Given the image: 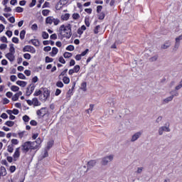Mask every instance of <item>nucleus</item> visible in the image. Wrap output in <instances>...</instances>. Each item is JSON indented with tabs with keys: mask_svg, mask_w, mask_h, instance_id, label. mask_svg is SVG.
Instances as JSON below:
<instances>
[{
	"mask_svg": "<svg viewBox=\"0 0 182 182\" xmlns=\"http://www.w3.org/2000/svg\"><path fill=\"white\" fill-rule=\"evenodd\" d=\"M42 143V139L38 138L35 141H26L21 145V151L26 154L29 150H36Z\"/></svg>",
	"mask_w": 182,
	"mask_h": 182,
	"instance_id": "nucleus-1",
	"label": "nucleus"
},
{
	"mask_svg": "<svg viewBox=\"0 0 182 182\" xmlns=\"http://www.w3.org/2000/svg\"><path fill=\"white\" fill-rule=\"evenodd\" d=\"M60 33L63 35L65 38H70V36H72V26L70 23H68L67 26H60Z\"/></svg>",
	"mask_w": 182,
	"mask_h": 182,
	"instance_id": "nucleus-2",
	"label": "nucleus"
},
{
	"mask_svg": "<svg viewBox=\"0 0 182 182\" xmlns=\"http://www.w3.org/2000/svg\"><path fill=\"white\" fill-rule=\"evenodd\" d=\"M114 159V154H109L104 156L101 160L102 166H107L109 163H111Z\"/></svg>",
	"mask_w": 182,
	"mask_h": 182,
	"instance_id": "nucleus-3",
	"label": "nucleus"
},
{
	"mask_svg": "<svg viewBox=\"0 0 182 182\" xmlns=\"http://www.w3.org/2000/svg\"><path fill=\"white\" fill-rule=\"evenodd\" d=\"M46 23L47 25H52L54 23V25L57 26L60 23V20L58 18H55L53 16H48L46 18Z\"/></svg>",
	"mask_w": 182,
	"mask_h": 182,
	"instance_id": "nucleus-4",
	"label": "nucleus"
},
{
	"mask_svg": "<svg viewBox=\"0 0 182 182\" xmlns=\"http://www.w3.org/2000/svg\"><path fill=\"white\" fill-rule=\"evenodd\" d=\"M164 132H167L168 133L171 132L170 124H168L167 126L160 127L158 130L159 136H163Z\"/></svg>",
	"mask_w": 182,
	"mask_h": 182,
	"instance_id": "nucleus-5",
	"label": "nucleus"
},
{
	"mask_svg": "<svg viewBox=\"0 0 182 182\" xmlns=\"http://www.w3.org/2000/svg\"><path fill=\"white\" fill-rule=\"evenodd\" d=\"M141 134H143V132H138L134 134L131 137L130 141L132 143H134V141H136V140H139V139H140V137H141Z\"/></svg>",
	"mask_w": 182,
	"mask_h": 182,
	"instance_id": "nucleus-6",
	"label": "nucleus"
},
{
	"mask_svg": "<svg viewBox=\"0 0 182 182\" xmlns=\"http://www.w3.org/2000/svg\"><path fill=\"white\" fill-rule=\"evenodd\" d=\"M33 90H35V85L31 84L27 87L26 92V96H31V95L33 93Z\"/></svg>",
	"mask_w": 182,
	"mask_h": 182,
	"instance_id": "nucleus-7",
	"label": "nucleus"
},
{
	"mask_svg": "<svg viewBox=\"0 0 182 182\" xmlns=\"http://www.w3.org/2000/svg\"><path fill=\"white\" fill-rule=\"evenodd\" d=\"M23 52H30L31 53H35V52H36V50H35V48L31 46H26L23 48Z\"/></svg>",
	"mask_w": 182,
	"mask_h": 182,
	"instance_id": "nucleus-8",
	"label": "nucleus"
},
{
	"mask_svg": "<svg viewBox=\"0 0 182 182\" xmlns=\"http://www.w3.org/2000/svg\"><path fill=\"white\" fill-rule=\"evenodd\" d=\"M19 150H21V148L19 147L16 149V151L13 156L14 161H16V160H18L21 156V151H19Z\"/></svg>",
	"mask_w": 182,
	"mask_h": 182,
	"instance_id": "nucleus-9",
	"label": "nucleus"
},
{
	"mask_svg": "<svg viewBox=\"0 0 182 182\" xmlns=\"http://www.w3.org/2000/svg\"><path fill=\"white\" fill-rule=\"evenodd\" d=\"M171 46V42H170V41H167L161 46V49H162V50H164L166 49H168V48H170Z\"/></svg>",
	"mask_w": 182,
	"mask_h": 182,
	"instance_id": "nucleus-10",
	"label": "nucleus"
},
{
	"mask_svg": "<svg viewBox=\"0 0 182 182\" xmlns=\"http://www.w3.org/2000/svg\"><path fill=\"white\" fill-rule=\"evenodd\" d=\"M36 113L38 116H41L42 117H43V116L46 114V108L43 107L41 109L38 110Z\"/></svg>",
	"mask_w": 182,
	"mask_h": 182,
	"instance_id": "nucleus-11",
	"label": "nucleus"
},
{
	"mask_svg": "<svg viewBox=\"0 0 182 182\" xmlns=\"http://www.w3.org/2000/svg\"><path fill=\"white\" fill-rule=\"evenodd\" d=\"M14 55V54L9 53L6 54V58H7V59H9V60H10V62H14V60H15V55Z\"/></svg>",
	"mask_w": 182,
	"mask_h": 182,
	"instance_id": "nucleus-12",
	"label": "nucleus"
},
{
	"mask_svg": "<svg viewBox=\"0 0 182 182\" xmlns=\"http://www.w3.org/2000/svg\"><path fill=\"white\" fill-rule=\"evenodd\" d=\"M173 99H174V95H171L170 97L165 98L163 100V103L164 105H166L167 103H169V102H171L173 100Z\"/></svg>",
	"mask_w": 182,
	"mask_h": 182,
	"instance_id": "nucleus-13",
	"label": "nucleus"
},
{
	"mask_svg": "<svg viewBox=\"0 0 182 182\" xmlns=\"http://www.w3.org/2000/svg\"><path fill=\"white\" fill-rule=\"evenodd\" d=\"M61 21H68L69 18H70V14H65L61 15L60 16Z\"/></svg>",
	"mask_w": 182,
	"mask_h": 182,
	"instance_id": "nucleus-14",
	"label": "nucleus"
},
{
	"mask_svg": "<svg viewBox=\"0 0 182 182\" xmlns=\"http://www.w3.org/2000/svg\"><path fill=\"white\" fill-rule=\"evenodd\" d=\"M0 176H2L3 177L6 176V169L4 166L0 167Z\"/></svg>",
	"mask_w": 182,
	"mask_h": 182,
	"instance_id": "nucleus-15",
	"label": "nucleus"
},
{
	"mask_svg": "<svg viewBox=\"0 0 182 182\" xmlns=\"http://www.w3.org/2000/svg\"><path fill=\"white\" fill-rule=\"evenodd\" d=\"M16 85H18V86H21V87H25L28 83L25 81L18 80L16 82Z\"/></svg>",
	"mask_w": 182,
	"mask_h": 182,
	"instance_id": "nucleus-16",
	"label": "nucleus"
},
{
	"mask_svg": "<svg viewBox=\"0 0 182 182\" xmlns=\"http://www.w3.org/2000/svg\"><path fill=\"white\" fill-rule=\"evenodd\" d=\"M96 166V161H90L87 163V168H92V167H95Z\"/></svg>",
	"mask_w": 182,
	"mask_h": 182,
	"instance_id": "nucleus-17",
	"label": "nucleus"
},
{
	"mask_svg": "<svg viewBox=\"0 0 182 182\" xmlns=\"http://www.w3.org/2000/svg\"><path fill=\"white\" fill-rule=\"evenodd\" d=\"M33 105L34 106H41V102H39V100H38V98H33Z\"/></svg>",
	"mask_w": 182,
	"mask_h": 182,
	"instance_id": "nucleus-18",
	"label": "nucleus"
},
{
	"mask_svg": "<svg viewBox=\"0 0 182 182\" xmlns=\"http://www.w3.org/2000/svg\"><path fill=\"white\" fill-rule=\"evenodd\" d=\"M59 52V50L56 47H53L51 52V56H55Z\"/></svg>",
	"mask_w": 182,
	"mask_h": 182,
	"instance_id": "nucleus-19",
	"label": "nucleus"
},
{
	"mask_svg": "<svg viewBox=\"0 0 182 182\" xmlns=\"http://www.w3.org/2000/svg\"><path fill=\"white\" fill-rule=\"evenodd\" d=\"M87 86V85L86 84V82H82L81 84V87H80L81 90H83V92H86V90H87V89L86 88Z\"/></svg>",
	"mask_w": 182,
	"mask_h": 182,
	"instance_id": "nucleus-20",
	"label": "nucleus"
},
{
	"mask_svg": "<svg viewBox=\"0 0 182 182\" xmlns=\"http://www.w3.org/2000/svg\"><path fill=\"white\" fill-rule=\"evenodd\" d=\"M63 82L65 83V85H68V83L70 82V79H69L68 77H63Z\"/></svg>",
	"mask_w": 182,
	"mask_h": 182,
	"instance_id": "nucleus-21",
	"label": "nucleus"
},
{
	"mask_svg": "<svg viewBox=\"0 0 182 182\" xmlns=\"http://www.w3.org/2000/svg\"><path fill=\"white\" fill-rule=\"evenodd\" d=\"M7 151H9V153H14V145L13 144L8 146Z\"/></svg>",
	"mask_w": 182,
	"mask_h": 182,
	"instance_id": "nucleus-22",
	"label": "nucleus"
},
{
	"mask_svg": "<svg viewBox=\"0 0 182 182\" xmlns=\"http://www.w3.org/2000/svg\"><path fill=\"white\" fill-rule=\"evenodd\" d=\"M26 33V31L25 30H22L20 33V38L21 40L25 39V35Z\"/></svg>",
	"mask_w": 182,
	"mask_h": 182,
	"instance_id": "nucleus-23",
	"label": "nucleus"
},
{
	"mask_svg": "<svg viewBox=\"0 0 182 182\" xmlns=\"http://www.w3.org/2000/svg\"><path fill=\"white\" fill-rule=\"evenodd\" d=\"M159 59V55H154L149 58V62H156Z\"/></svg>",
	"mask_w": 182,
	"mask_h": 182,
	"instance_id": "nucleus-24",
	"label": "nucleus"
},
{
	"mask_svg": "<svg viewBox=\"0 0 182 182\" xmlns=\"http://www.w3.org/2000/svg\"><path fill=\"white\" fill-rule=\"evenodd\" d=\"M63 7V6L61 4V3L59 1L57 5L55 6V9L57 11H60L62 9V8Z\"/></svg>",
	"mask_w": 182,
	"mask_h": 182,
	"instance_id": "nucleus-25",
	"label": "nucleus"
},
{
	"mask_svg": "<svg viewBox=\"0 0 182 182\" xmlns=\"http://www.w3.org/2000/svg\"><path fill=\"white\" fill-rule=\"evenodd\" d=\"M5 124L6 126H8L9 127H12L14 126V124H15V122H12V121H7Z\"/></svg>",
	"mask_w": 182,
	"mask_h": 182,
	"instance_id": "nucleus-26",
	"label": "nucleus"
},
{
	"mask_svg": "<svg viewBox=\"0 0 182 182\" xmlns=\"http://www.w3.org/2000/svg\"><path fill=\"white\" fill-rule=\"evenodd\" d=\"M31 43L34 46H39V41L34 39V40H31Z\"/></svg>",
	"mask_w": 182,
	"mask_h": 182,
	"instance_id": "nucleus-27",
	"label": "nucleus"
},
{
	"mask_svg": "<svg viewBox=\"0 0 182 182\" xmlns=\"http://www.w3.org/2000/svg\"><path fill=\"white\" fill-rule=\"evenodd\" d=\"M53 146V141H48L46 147L47 150H49V149L52 148Z\"/></svg>",
	"mask_w": 182,
	"mask_h": 182,
	"instance_id": "nucleus-28",
	"label": "nucleus"
},
{
	"mask_svg": "<svg viewBox=\"0 0 182 182\" xmlns=\"http://www.w3.org/2000/svg\"><path fill=\"white\" fill-rule=\"evenodd\" d=\"M11 90H12V92H18L19 90V87L16 85H13L11 87Z\"/></svg>",
	"mask_w": 182,
	"mask_h": 182,
	"instance_id": "nucleus-29",
	"label": "nucleus"
},
{
	"mask_svg": "<svg viewBox=\"0 0 182 182\" xmlns=\"http://www.w3.org/2000/svg\"><path fill=\"white\" fill-rule=\"evenodd\" d=\"M49 12H50V11L45 9L42 11V14L43 15V16H48L49 15Z\"/></svg>",
	"mask_w": 182,
	"mask_h": 182,
	"instance_id": "nucleus-30",
	"label": "nucleus"
},
{
	"mask_svg": "<svg viewBox=\"0 0 182 182\" xmlns=\"http://www.w3.org/2000/svg\"><path fill=\"white\" fill-rule=\"evenodd\" d=\"M50 95V93L49 92L48 90L44 91V93H43L44 99H48Z\"/></svg>",
	"mask_w": 182,
	"mask_h": 182,
	"instance_id": "nucleus-31",
	"label": "nucleus"
},
{
	"mask_svg": "<svg viewBox=\"0 0 182 182\" xmlns=\"http://www.w3.org/2000/svg\"><path fill=\"white\" fill-rule=\"evenodd\" d=\"M79 18H80V15L77 13H74L73 14V18L75 20L79 19Z\"/></svg>",
	"mask_w": 182,
	"mask_h": 182,
	"instance_id": "nucleus-32",
	"label": "nucleus"
},
{
	"mask_svg": "<svg viewBox=\"0 0 182 182\" xmlns=\"http://www.w3.org/2000/svg\"><path fill=\"white\" fill-rule=\"evenodd\" d=\"M178 48H180V43L175 42V45L173 47V50H178Z\"/></svg>",
	"mask_w": 182,
	"mask_h": 182,
	"instance_id": "nucleus-33",
	"label": "nucleus"
},
{
	"mask_svg": "<svg viewBox=\"0 0 182 182\" xmlns=\"http://www.w3.org/2000/svg\"><path fill=\"white\" fill-rule=\"evenodd\" d=\"M42 36L43 39H48V38H49V34H48V33H46V31H43L42 33Z\"/></svg>",
	"mask_w": 182,
	"mask_h": 182,
	"instance_id": "nucleus-34",
	"label": "nucleus"
},
{
	"mask_svg": "<svg viewBox=\"0 0 182 182\" xmlns=\"http://www.w3.org/2000/svg\"><path fill=\"white\" fill-rule=\"evenodd\" d=\"M72 53H68V52H65L64 54H63V56L64 58H72Z\"/></svg>",
	"mask_w": 182,
	"mask_h": 182,
	"instance_id": "nucleus-35",
	"label": "nucleus"
},
{
	"mask_svg": "<svg viewBox=\"0 0 182 182\" xmlns=\"http://www.w3.org/2000/svg\"><path fill=\"white\" fill-rule=\"evenodd\" d=\"M73 70L75 71V73H77L79 70H80V65H75L73 68Z\"/></svg>",
	"mask_w": 182,
	"mask_h": 182,
	"instance_id": "nucleus-36",
	"label": "nucleus"
},
{
	"mask_svg": "<svg viewBox=\"0 0 182 182\" xmlns=\"http://www.w3.org/2000/svg\"><path fill=\"white\" fill-rule=\"evenodd\" d=\"M19 143V141H18V139H11V144L14 146H16V144H18Z\"/></svg>",
	"mask_w": 182,
	"mask_h": 182,
	"instance_id": "nucleus-37",
	"label": "nucleus"
},
{
	"mask_svg": "<svg viewBox=\"0 0 182 182\" xmlns=\"http://www.w3.org/2000/svg\"><path fill=\"white\" fill-rule=\"evenodd\" d=\"M66 50H70V51L75 50V46L70 45L66 48Z\"/></svg>",
	"mask_w": 182,
	"mask_h": 182,
	"instance_id": "nucleus-38",
	"label": "nucleus"
},
{
	"mask_svg": "<svg viewBox=\"0 0 182 182\" xmlns=\"http://www.w3.org/2000/svg\"><path fill=\"white\" fill-rule=\"evenodd\" d=\"M18 77L19 79H23V80L26 79V77L25 75H23V73H18Z\"/></svg>",
	"mask_w": 182,
	"mask_h": 182,
	"instance_id": "nucleus-39",
	"label": "nucleus"
},
{
	"mask_svg": "<svg viewBox=\"0 0 182 182\" xmlns=\"http://www.w3.org/2000/svg\"><path fill=\"white\" fill-rule=\"evenodd\" d=\"M46 63L53 62V58L47 56V57H46Z\"/></svg>",
	"mask_w": 182,
	"mask_h": 182,
	"instance_id": "nucleus-40",
	"label": "nucleus"
},
{
	"mask_svg": "<svg viewBox=\"0 0 182 182\" xmlns=\"http://www.w3.org/2000/svg\"><path fill=\"white\" fill-rule=\"evenodd\" d=\"M57 87H63V82L62 81H58L56 82Z\"/></svg>",
	"mask_w": 182,
	"mask_h": 182,
	"instance_id": "nucleus-41",
	"label": "nucleus"
},
{
	"mask_svg": "<svg viewBox=\"0 0 182 182\" xmlns=\"http://www.w3.org/2000/svg\"><path fill=\"white\" fill-rule=\"evenodd\" d=\"M9 52V53L15 54V48H14V46H10Z\"/></svg>",
	"mask_w": 182,
	"mask_h": 182,
	"instance_id": "nucleus-42",
	"label": "nucleus"
},
{
	"mask_svg": "<svg viewBox=\"0 0 182 182\" xmlns=\"http://www.w3.org/2000/svg\"><path fill=\"white\" fill-rule=\"evenodd\" d=\"M175 41L176 43H180V41H182V34L176 38Z\"/></svg>",
	"mask_w": 182,
	"mask_h": 182,
	"instance_id": "nucleus-43",
	"label": "nucleus"
},
{
	"mask_svg": "<svg viewBox=\"0 0 182 182\" xmlns=\"http://www.w3.org/2000/svg\"><path fill=\"white\" fill-rule=\"evenodd\" d=\"M16 11L21 14V12H23V8L18 6V7L16 8Z\"/></svg>",
	"mask_w": 182,
	"mask_h": 182,
	"instance_id": "nucleus-44",
	"label": "nucleus"
},
{
	"mask_svg": "<svg viewBox=\"0 0 182 182\" xmlns=\"http://www.w3.org/2000/svg\"><path fill=\"white\" fill-rule=\"evenodd\" d=\"M68 73V69L64 70L60 75H59V79H60V76H65L66 75V73Z\"/></svg>",
	"mask_w": 182,
	"mask_h": 182,
	"instance_id": "nucleus-45",
	"label": "nucleus"
},
{
	"mask_svg": "<svg viewBox=\"0 0 182 182\" xmlns=\"http://www.w3.org/2000/svg\"><path fill=\"white\" fill-rule=\"evenodd\" d=\"M36 5V0H32V1L30 4L29 6H30V8H32L33 6H35Z\"/></svg>",
	"mask_w": 182,
	"mask_h": 182,
	"instance_id": "nucleus-46",
	"label": "nucleus"
},
{
	"mask_svg": "<svg viewBox=\"0 0 182 182\" xmlns=\"http://www.w3.org/2000/svg\"><path fill=\"white\" fill-rule=\"evenodd\" d=\"M100 29V26H97L94 30L95 34L99 33V30Z\"/></svg>",
	"mask_w": 182,
	"mask_h": 182,
	"instance_id": "nucleus-47",
	"label": "nucleus"
},
{
	"mask_svg": "<svg viewBox=\"0 0 182 182\" xmlns=\"http://www.w3.org/2000/svg\"><path fill=\"white\" fill-rule=\"evenodd\" d=\"M23 58H24V59H28V60H29V59H31V54H29V53H25V54L23 55Z\"/></svg>",
	"mask_w": 182,
	"mask_h": 182,
	"instance_id": "nucleus-48",
	"label": "nucleus"
},
{
	"mask_svg": "<svg viewBox=\"0 0 182 182\" xmlns=\"http://www.w3.org/2000/svg\"><path fill=\"white\" fill-rule=\"evenodd\" d=\"M18 99H19V97H18L16 94H15V95L12 97V100H13L14 102H16V100H18Z\"/></svg>",
	"mask_w": 182,
	"mask_h": 182,
	"instance_id": "nucleus-49",
	"label": "nucleus"
},
{
	"mask_svg": "<svg viewBox=\"0 0 182 182\" xmlns=\"http://www.w3.org/2000/svg\"><path fill=\"white\" fill-rule=\"evenodd\" d=\"M16 79H18V77H16V75H11L10 77V80H11V82H16Z\"/></svg>",
	"mask_w": 182,
	"mask_h": 182,
	"instance_id": "nucleus-50",
	"label": "nucleus"
},
{
	"mask_svg": "<svg viewBox=\"0 0 182 182\" xmlns=\"http://www.w3.org/2000/svg\"><path fill=\"white\" fill-rule=\"evenodd\" d=\"M7 45L6 44H1L0 45V49H1V50H4V49H6V48H7Z\"/></svg>",
	"mask_w": 182,
	"mask_h": 182,
	"instance_id": "nucleus-51",
	"label": "nucleus"
},
{
	"mask_svg": "<svg viewBox=\"0 0 182 182\" xmlns=\"http://www.w3.org/2000/svg\"><path fill=\"white\" fill-rule=\"evenodd\" d=\"M1 42H4L5 43H8V39L5 36L1 37Z\"/></svg>",
	"mask_w": 182,
	"mask_h": 182,
	"instance_id": "nucleus-52",
	"label": "nucleus"
},
{
	"mask_svg": "<svg viewBox=\"0 0 182 182\" xmlns=\"http://www.w3.org/2000/svg\"><path fill=\"white\" fill-rule=\"evenodd\" d=\"M16 170V167H15V166H11L9 168V171H11V173H14Z\"/></svg>",
	"mask_w": 182,
	"mask_h": 182,
	"instance_id": "nucleus-53",
	"label": "nucleus"
},
{
	"mask_svg": "<svg viewBox=\"0 0 182 182\" xmlns=\"http://www.w3.org/2000/svg\"><path fill=\"white\" fill-rule=\"evenodd\" d=\"M163 120V117L159 116L157 117V119H156V123H160V122H161Z\"/></svg>",
	"mask_w": 182,
	"mask_h": 182,
	"instance_id": "nucleus-54",
	"label": "nucleus"
},
{
	"mask_svg": "<svg viewBox=\"0 0 182 182\" xmlns=\"http://www.w3.org/2000/svg\"><path fill=\"white\" fill-rule=\"evenodd\" d=\"M59 2L63 6V5H66V4H68V0H60Z\"/></svg>",
	"mask_w": 182,
	"mask_h": 182,
	"instance_id": "nucleus-55",
	"label": "nucleus"
},
{
	"mask_svg": "<svg viewBox=\"0 0 182 182\" xmlns=\"http://www.w3.org/2000/svg\"><path fill=\"white\" fill-rule=\"evenodd\" d=\"M32 31H38V25L37 24H33L31 26Z\"/></svg>",
	"mask_w": 182,
	"mask_h": 182,
	"instance_id": "nucleus-56",
	"label": "nucleus"
},
{
	"mask_svg": "<svg viewBox=\"0 0 182 182\" xmlns=\"http://www.w3.org/2000/svg\"><path fill=\"white\" fill-rule=\"evenodd\" d=\"M12 42H14V43H18L19 42V39L16 37H14L12 38Z\"/></svg>",
	"mask_w": 182,
	"mask_h": 182,
	"instance_id": "nucleus-57",
	"label": "nucleus"
},
{
	"mask_svg": "<svg viewBox=\"0 0 182 182\" xmlns=\"http://www.w3.org/2000/svg\"><path fill=\"white\" fill-rule=\"evenodd\" d=\"M142 171H143V167L137 168V170H136L137 174L141 173Z\"/></svg>",
	"mask_w": 182,
	"mask_h": 182,
	"instance_id": "nucleus-58",
	"label": "nucleus"
},
{
	"mask_svg": "<svg viewBox=\"0 0 182 182\" xmlns=\"http://www.w3.org/2000/svg\"><path fill=\"white\" fill-rule=\"evenodd\" d=\"M11 11H12L11 7H8V6H5L4 12H11Z\"/></svg>",
	"mask_w": 182,
	"mask_h": 182,
	"instance_id": "nucleus-59",
	"label": "nucleus"
},
{
	"mask_svg": "<svg viewBox=\"0 0 182 182\" xmlns=\"http://www.w3.org/2000/svg\"><path fill=\"white\" fill-rule=\"evenodd\" d=\"M9 22H11V23H15V17H14V16L10 17L9 18Z\"/></svg>",
	"mask_w": 182,
	"mask_h": 182,
	"instance_id": "nucleus-60",
	"label": "nucleus"
},
{
	"mask_svg": "<svg viewBox=\"0 0 182 182\" xmlns=\"http://www.w3.org/2000/svg\"><path fill=\"white\" fill-rule=\"evenodd\" d=\"M8 103H9V100H8L7 98H4L3 105H8Z\"/></svg>",
	"mask_w": 182,
	"mask_h": 182,
	"instance_id": "nucleus-61",
	"label": "nucleus"
},
{
	"mask_svg": "<svg viewBox=\"0 0 182 182\" xmlns=\"http://www.w3.org/2000/svg\"><path fill=\"white\" fill-rule=\"evenodd\" d=\"M23 122H29V117L27 115L23 117Z\"/></svg>",
	"mask_w": 182,
	"mask_h": 182,
	"instance_id": "nucleus-62",
	"label": "nucleus"
},
{
	"mask_svg": "<svg viewBox=\"0 0 182 182\" xmlns=\"http://www.w3.org/2000/svg\"><path fill=\"white\" fill-rule=\"evenodd\" d=\"M99 19H101V20L105 19V13L100 14Z\"/></svg>",
	"mask_w": 182,
	"mask_h": 182,
	"instance_id": "nucleus-63",
	"label": "nucleus"
},
{
	"mask_svg": "<svg viewBox=\"0 0 182 182\" xmlns=\"http://www.w3.org/2000/svg\"><path fill=\"white\" fill-rule=\"evenodd\" d=\"M6 35H7V36H9V38H11V36H12V31H7L6 32Z\"/></svg>",
	"mask_w": 182,
	"mask_h": 182,
	"instance_id": "nucleus-64",
	"label": "nucleus"
}]
</instances>
